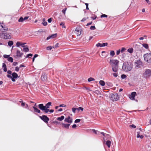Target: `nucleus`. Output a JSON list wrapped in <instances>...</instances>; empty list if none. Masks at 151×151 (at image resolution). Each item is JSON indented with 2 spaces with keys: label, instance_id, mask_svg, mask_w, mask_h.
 I'll use <instances>...</instances> for the list:
<instances>
[{
  "label": "nucleus",
  "instance_id": "obj_1",
  "mask_svg": "<svg viewBox=\"0 0 151 151\" xmlns=\"http://www.w3.org/2000/svg\"><path fill=\"white\" fill-rule=\"evenodd\" d=\"M133 68V65L132 63L130 62H124L122 66V70L126 72L130 71L132 70Z\"/></svg>",
  "mask_w": 151,
  "mask_h": 151
},
{
  "label": "nucleus",
  "instance_id": "obj_2",
  "mask_svg": "<svg viewBox=\"0 0 151 151\" xmlns=\"http://www.w3.org/2000/svg\"><path fill=\"white\" fill-rule=\"evenodd\" d=\"M119 62V61L117 60H110L109 63L112 67V70L114 72H116L118 71Z\"/></svg>",
  "mask_w": 151,
  "mask_h": 151
},
{
  "label": "nucleus",
  "instance_id": "obj_3",
  "mask_svg": "<svg viewBox=\"0 0 151 151\" xmlns=\"http://www.w3.org/2000/svg\"><path fill=\"white\" fill-rule=\"evenodd\" d=\"M144 58L145 60L147 63H151V53H146L144 54Z\"/></svg>",
  "mask_w": 151,
  "mask_h": 151
},
{
  "label": "nucleus",
  "instance_id": "obj_4",
  "mask_svg": "<svg viewBox=\"0 0 151 151\" xmlns=\"http://www.w3.org/2000/svg\"><path fill=\"white\" fill-rule=\"evenodd\" d=\"M111 100L113 101H117L119 99V96L117 93L111 94L110 96Z\"/></svg>",
  "mask_w": 151,
  "mask_h": 151
},
{
  "label": "nucleus",
  "instance_id": "obj_5",
  "mask_svg": "<svg viewBox=\"0 0 151 151\" xmlns=\"http://www.w3.org/2000/svg\"><path fill=\"white\" fill-rule=\"evenodd\" d=\"M143 75L145 78L149 77L151 76V70L147 69H145Z\"/></svg>",
  "mask_w": 151,
  "mask_h": 151
},
{
  "label": "nucleus",
  "instance_id": "obj_6",
  "mask_svg": "<svg viewBox=\"0 0 151 151\" xmlns=\"http://www.w3.org/2000/svg\"><path fill=\"white\" fill-rule=\"evenodd\" d=\"M134 65L137 68H141L143 65L142 62L139 60H137L135 63Z\"/></svg>",
  "mask_w": 151,
  "mask_h": 151
},
{
  "label": "nucleus",
  "instance_id": "obj_7",
  "mask_svg": "<svg viewBox=\"0 0 151 151\" xmlns=\"http://www.w3.org/2000/svg\"><path fill=\"white\" fill-rule=\"evenodd\" d=\"M40 118L45 123H47L49 120V119L46 115H43L42 116H40Z\"/></svg>",
  "mask_w": 151,
  "mask_h": 151
},
{
  "label": "nucleus",
  "instance_id": "obj_8",
  "mask_svg": "<svg viewBox=\"0 0 151 151\" xmlns=\"http://www.w3.org/2000/svg\"><path fill=\"white\" fill-rule=\"evenodd\" d=\"M51 102H48L47 103L45 104V106H44L43 104H40L38 105V106H41L45 108L48 109L50 108V106L51 105Z\"/></svg>",
  "mask_w": 151,
  "mask_h": 151
},
{
  "label": "nucleus",
  "instance_id": "obj_9",
  "mask_svg": "<svg viewBox=\"0 0 151 151\" xmlns=\"http://www.w3.org/2000/svg\"><path fill=\"white\" fill-rule=\"evenodd\" d=\"M64 121L65 122L70 123V124L73 122V119L70 116H68L65 118L64 120Z\"/></svg>",
  "mask_w": 151,
  "mask_h": 151
},
{
  "label": "nucleus",
  "instance_id": "obj_10",
  "mask_svg": "<svg viewBox=\"0 0 151 151\" xmlns=\"http://www.w3.org/2000/svg\"><path fill=\"white\" fill-rule=\"evenodd\" d=\"M23 54L20 52V51L19 50H17L16 52V55L15 57L16 58H21Z\"/></svg>",
  "mask_w": 151,
  "mask_h": 151
},
{
  "label": "nucleus",
  "instance_id": "obj_11",
  "mask_svg": "<svg viewBox=\"0 0 151 151\" xmlns=\"http://www.w3.org/2000/svg\"><path fill=\"white\" fill-rule=\"evenodd\" d=\"M137 93L135 92H133L129 96V98L132 100H135V96L136 95Z\"/></svg>",
  "mask_w": 151,
  "mask_h": 151
},
{
  "label": "nucleus",
  "instance_id": "obj_12",
  "mask_svg": "<svg viewBox=\"0 0 151 151\" xmlns=\"http://www.w3.org/2000/svg\"><path fill=\"white\" fill-rule=\"evenodd\" d=\"M81 29L79 27H77L75 30V32L77 34V36L80 35L81 34Z\"/></svg>",
  "mask_w": 151,
  "mask_h": 151
},
{
  "label": "nucleus",
  "instance_id": "obj_13",
  "mask_svg": "<svg viewBox=\"0 0 151 151\" xmlns=\"http://www.w3.org/2000/svg\"><path fill=\"white\" fill-rule=\"evenodd\" d=\"M4 38L5 39H8L10 38V33L6 32L4 34Z\"/></svg>",
  "mask_w": 151,
  "mask_h": 151
},
{
  "label": "nucleus",
  "instance_id": "obj_14",
  "mask_svg": "<svg viewBox=\"0 0 151 151\" xmlns=\"http://www.w3.org/2000/svg\"><path fill=\"white\" fill-rule=\"evenodd\" d=\"M39 108L41 110L43 111L45 113H47L49 111V110L47 108H45L43 107L38 106Z\"/></svg>",
  "mask_w": 151,
  "mask_h": 151
},
{
  "label": "nucleus",
  "instance_id": "obj_15",
  "mask_svg": "<svg viewBox=\"0 0 151 151\" xmlns=\"http://www.w3.org/2000/svg\"><path fill=\"white\" fill-rule=\"evenodd\" d=\"M41 78L42 80V81H45L47 78V77L46 76V75L45 73H43L42 74L41 77Z\"/></svg>",
  "mask_w": 151,
  "mask_h": 151
},
{
  "label": "nucleus",
  "instance_id": "obj_16",
  "mask_svg": "<svg viewBox=\"0 0 151 151\" xmlns=\"http://www.w3.org/2000/svg\"><path fill=\"white\" fill-rule=\"evenodd\" d=\"M70 125V124H65L64 123L62 124V127L64 128L68 129Z\"/></svg>",
  "mask_w": 151,
  "mask_h": 151
},
{
  "label": "nucleus",
  "instance_id": "obj_17",
  "mask_svg": "<svg viewBox=\"0 0 151 151\" xmlns=\"http://www.w3.org/2000/svg\"><path fill=\"white\" fill-rule=\"evenodd\" d=\"M56 36H57V34H53L52 35L48 37H47L46 40H48L50 39L53 38L55 37Z\"/></svg>",
  "mask_w": 151,
  "mask_h": 151
},
{
  "label": "nucleus",
  "instance_id": "obj_18",
  "mask_svg": "<svg viewBox=\"0 0 151 151\" xmlns=\"http://www.w3.org/2000/svg\"><path fill=\"white\" fill-rule=\"evenodd\" d=\"M32 107L34 110V112H37L38 113H39L40 112V110L39 109H38L35 106H33Z\"/></svg>",
  "mask_w": 151,
  "mask_h": 151
},
{
  "label": "nucleus",
  "instance_id": "obj_19",
  "mask_svg": "<svg viewBox=\"0 0 151 151\" xmlns=\"http://www.w3.org/2000/svg\"><path fill=\"white\" fill-rule=\"evenodd\" d=\"M12 77L15 78V79L17 78L18 77V76L17 74L15 73V72H13L12 73Z\"/></svg>",
  "mask_w": 151,
  "mask_h": 151
},
{
  "label": "nucleus",
  "instance_id": "obj_20",
  "mask_svg": "<svg viewBox=\"0 0 151 151\" xmlns=\"http://www.w3.org/2000/svg\"><path fill=\"white\" fill-rule=\"evenodd\" d=\"M6 76L9 78H11L12 79V81L13 82H14L15 81V78H12V76H11L10 75H7Z\"/></svg>",
  "mask_w": 151,
  "mask_h": 151
},
{
  "label": "nucleus",
  "instance_id": "obj_21",
  "mask_svg": "<svg viewBox=\"0 0 151 151\" xmlns=\"http://www.w3.org/2000/svg\"><path fill=\"white\" fill-rule=\"evenodd\" d=\"M106 144L107 146L109 148L111 144V142L109 140H107L106 142Z\"/></svg>",
  "mask_w": 151,
  "mask_h": 151
},
{
  "label": "nucleus",
  "instance_id": "obj_22",
  "mask_svg": "<svg viewBox=\"0 0 151 151\" xmlns=\"http://www.w3.org/2000/svg\"><path fill=\"white\" fill-rule=\"evenodd\" d=\"M64 119V116H62L60 117H59L57 118V120L59 121H61Z\"/></svg>",
  "mask_w": 151,
  "mask_h": 151
},
{
  "label": "nucleus",
  "instance_id": "obj_23",
  "mask_svg": "<svg viewBox=\"0 0 151 151\" xmlns=\"http://www.w3.org/2000/svg\"><path fill=\"white\" fill-rule=\"evenodd\" d=\"M1 26L2 28H3V32H5L7 31L8 30V28L7 27H4L2 25H1Z\"/></svg>",
  "mask_w": 151,
  "mask_h": 151
},
{
  "label": "nucleus",
  "instance_id": "obj_24",
  "mask_svg": "<svg viewBox=\"0 0 151 151\" xmlns=\"http://www.w3.org/2000/svg\"><path fill=\"white\" fill-rule=\"evenodd\" d=\"M99 83L102 86H104L105 84L104 81L102 80H101L100 81Z\"/></svg>",
  "mask_w": 151,
  "mask_h": 151
},
{
  "label": "nucleus",
  "instance_id": "obj_25",
  "mask_svg": "<svg viewBox=\"0 0 151 151\" xmlns=\"http://www.w3.org/2000/svg\"><path fill=\"white\" fill-rule=\"evenodd\" d=\"M76 108V111H79L80 110H81V111H83V108L81 107H79L78 108Z\"/></svg>",
  "mask_w": 151,
  "mask_h": 151
},
{
  "label": "nucleus",
  "instance_id": "obj_26",
  "mask_svg": "<svg viewBox=\"0 0 151 151\" xmlns=\"http://www.w3.org/2000/svg\"><path fill=\"white\" fill-rule=\"evenodd\" d=\"M142 45L143 47L147 49L148 48V45L147 44L144 43L142 44Z\"/></svg>",
  "mask_w": 151,
  "mask_h": 151
},
{
  "label": "nucleus",
  "instance_id": "obj_27",
  "mask_svg": "<svg viewBox=\"0 0 151 151\" xmlns=\"http://www.w3.org/2000/svg\"><path fill=\"white\" fill-rule=\"evenodd\" d=\"M22 42H17L16 43V46L17 47H19L20 46H21V45H22Z\"/></svg>",
  "mask_w": 151,
  "mask_h": 151
},
{
  "label": "nucleus",
  "instance_id": "obj_28",
  "mask_svg": "<svg viewBox=\"0 0 151 151\" xmlns=\"http://www.w3.org/2000/svg\"><path fill=\"white\" fill-rule=\"evenodd\" d=\"M8 45L10 46H11L13 44V42L12 41H9L8 43Z\"/></svg>",
  "mask_w": 151,
  "mask_h": 151
},
{
  "label": "nucleus",
  "instance_id": "obj_29",
  "mask_svg": "<svg viewBox=\"0 0 151 151\" xmlns=\"http://www.w3.org/2000/svg\"><path fill=\"white\" fill-rule=\"evenodd\" d=\"M22 50L24 52H27L29 51V49L28 47H27L23 48Z\"/></svg>",
  "mask_w": 151,
  "mask_h": 151
},
{
  "label": "nucleus",
  "instance_id": "obj_30",
  "mask_svg": "<svg viewBox=\"0 0 151 151\" xmlns=\"http://www.w3.org/2000/svg\"><path fill=\"white\" fill-rule=\"evenodd\" d=\"M127 51L130 53H132L133 52V49L132 48H129L127 50Z\"/></svg>",
  "mask_w": 151,
  "mask_h": 151
},
{
  "label": "nucleus",
  "instance_id": "obj_31",
  "mask_svg": "<svg viewBox=\"0 0 151 151\" xmlns=\"http://www.w3.org/2000/svg\"><path fill=\"white\" fill-rule=\"evenodd\" d=\"M96 46L97 47H102V45L101 43H98L96 45Z\"/></svg>",
  "mask_w": 151,
  "mask_h": 151
},
{
  "label": "nucleus",
  "instance_id": "obj_32",
  "mask_svg": "<svg viewBox=\"0 0 151 151\" xmlns=\"http://www.w3.org/2000/svg\"><path fill=\"white\" fill-rule=\"evenodd\" d=\"M8 60L12 63L13 62V59L12 57H9L8 58Z\"/></svg>",
  "mask_w": 151,
  "mask_h": 151
},
{
  "label": "nucleus",
  "instance_id": "obj_33",
  "mask_svg": "<svg viewBox=\"0 0 151 151\" xmlns=\"http://www.w3.org/2000/svg\"><path fill=\"white\" fill-rule=\"evenodd\" d=\"M95 80V79L92 78L90 77L88 78V82H91L92 81H93Z\"/></svg>",
  "mask_w": 151,
  "mask_h": 151
},
{
  "label": "nucleus",
  "instance_id": "obj_34",
  "mask_svg": "<svg viewBox=\"0 0 151 151\" xmlns=\"http://www.w3.org/2000/svg\"><path fill=\"white\" fill-rule=\"evenodd\" d=\"M110 55L113 56L115 55V52L113 51H111L110 53Z\"/></svg>",
  "mask_w": 151,
  "mask_h": 151
},
{
  "label": "nucleus",
  "instance_id": "obj_35",
  "mask_svg": "<svg viewBox=\"0 0 151 151\" xmlns=\"http://www.w3.org/2000/svg\"><path fill=\"white\" fill-rule=\"evenodd\" d=\"M18 21L19 22H22L24 21L23 18L22 17H21L18 20Z\"/></svg>",
  "mask_w": 151,
  "mask_h": 151
},
{
  "label": "nucleus",
  "instance_id": "obj_36",
  "mask_svg": "<svg viewBox=\"0 0 151 151\" xmlns=\"http://www.w3.org/2000/svg\"><path fill=\"white\" fill-rule=\"evenodd\" d=\"M65 23L64 22H62L60 24V26H62V27L63 28H65V26L64 25Z\"/></svg>",
  "mask_w": 151,
  "mask_h": 151
},
{
  "label": "nucleus",
  "instance_id": "obj_37",
  "mask_svg": "<svg viewBox=\"0 0 151 151\" xmlns=\"http://www.w3.org/2000/svg\"><path fill=\"white\" fill-rule=\"evenodd\" d=\"M127 77V76L125 75L122 74L121 76V78L122 79H124Z\"/></svg>",
  "mask_w": 151,
  "mask_h": 151
},
{
  "label": "nucleus",
  "instance_id": "obj_38",
  "mask_svg": "<svg viewBox=\"0 0 151 151\" xmlns=\"http://www.w3.org/2000/svg\"><path fill=\"white\" fill-rule=\"evenodd\" d=\"M66 9L67 8H65L62 10V12L64 14H65V12L66 10Z\"/></svg>",
  "mask_w": 151,
  "mask_h": 151
},
{
  "label": "nucleus",
  "instance_id": "obj_39",
  "mask_svg": "<svg viewBox=\"0 0 151 151\" xmlns=\"http://www.w3.org/2000/svg\"><path fill=\"white\" fill-rule=\"evenodd\" d=\"M72 110L73 112L75 113H76V108H73Z\"/></svg>",
  "mask_w": 151,
  "mask_h": 151
},
{
  "label": "nucleus",
  "instance_id": "obj_40",
  "mask_svg": "<svg viewBox=\"0 0 151 151\" xmlns=\"http://www.w3.org/2000/svg\"><path fill=\"white\" fill-rule=\"evenodd\" d=\"M52 48H53V47L51 46H48L47 47V49L48 50H51Z\"/></svg>",
  "mask_w": 151,
  "mask_h": 151
},
{
  "label": "nucleus",
  "instance_id": "obj_41",
  "mask_svg": "<svg viewBox=\"0 0 151 151\" xmlns=\"http://www.w3.org/2000/svg\"><path fill=\"white\" fill-rule=\"evenodd\" d=\"M59 44L58 43H57L54 46H53V48H56L58 47Z\"/></svg>",
  "mask_w": 151,
  "mask_h": 151
},
{
  "label": "nucleus",
  "instance_id": "obj_42",
  "mask_svg": "<svg viewBox=\"0 0 151 151\" xmlns=\"http://www.w3.org/2000/svg\"><path fill=\"white\" fill-rule=\"evenodd\" d=\"M81 119H76L75 121V123H78L80 122Z\"/></svg>",
  "mask_w": 151,
  "mask_h": 151
},
{
  "label": "nucleus",
  "instance_id": "obj_43",
  "mask_svg": "<svg viewBox=\"0 0 151 151\" xmlns=\"http://www.w3.org/2000/svg\"><path fill=\"white\" fill-rule=\"evenodd\" d=\"M102 47L107 46L108 45V43L107 42L104 43H103L102 44Z\"/></svg>",
  "mask_w": 151,
  "mask_h": 151
},
{
  "label": "nucleus",
  "instance_id": "obj_44",
  "mask_svg": "<svg viewBox=\"0 0 151 151\" xmlns=\"http://www.w3.org/2000/svg\"><path fill=\"white\" fill-rule=\"evenodd\" d=\"M126 49L124 47H122L121 50V52L122 53L124 51L126 50Z\"/></svg>",
  "mask_w": 151,
  "mask_h": 151
},
{
  "label": "nucleus",
  "instance_id": "obj_45",
  "mask_svg": "<svg viewBox=\"0 0 151 151\" xmlns=\"http://www.w3.org/2000/svg\"><path fill=\"white\" fill-rule=\"evenodd\" d=\"M107 17V16L105 14H102L101 16V17Z\"/></svg>",
  "mask_w": 151,
  "mask_h": 151
},
{
  "label": "nucleus",
  "instance_id": "obj_46",
  "mask_svg": "<svg viewBox=\"0 0 151 151\" xmlns=\"http://www.w3.org/2000/svg\"><path fill=\"white\" fill-rule=\"evenodd\" d=\"M96 29V28L94 26H91L90 27V29L91 30H94Z\"/></svg>",
  "mask_w": 151,
  "mask_h": 151
},
{
  "label": "nucleus",
  "instance_id": "obj_47",
  "mask_svg": "<svg viewBox=\"0 0 151 151\" xmlns=\"http://www.w3.org/2000/svg\"><path fill=\"white\" fill-rule=\"evenodd\" d=\"M42 23L44 26L47 25V22H42Z\"/></svg>",
  "mask_w": 151,
  "mask_h": 151
},
{
  "label": "nucleus",
  "instance_id": "obj_48",
  "mask_svg": "<svg viewBox=\"0 0 151 151\" xmlns=\"http://www.w3.org/2000/svg\"><path fill=\"white\" fill-rule=\"evenodd\" d=\"M33 55L32 54H29L27 55L26 58H29L30 56L32 57Z\"/></svg>",
  "mask_w": 151,
  "mask_h": 151
},
{
  "label": "nucleus",
  "instance_id": "obj_49",
  "mask_svg": "<svg viewBox=\"0 0 151 151\" xmlns=\"http://www.w3.org/2000/svg\"><path fill=\"white\" fill-rule=\"evenodd\" d=\"M19 67L17 66L15 67V70L17 72H18L19 71Z\"/></svg>",
  "mask_w": 151,
  "mask_h": 151
},
{
  "label": "nucleus",
  "instance_id": "obj_50",
  "mask_svg": "<svg viewBox=\"0 0 151 151\" xmlns=\"http://www.w3.org/2000/svg\"><path fill=\"white\" fill-rule=\"evenodd\" d=\"M101 134H102L104 136H109V135L107 134H105L104 132H101Z\"/></svg>",
  "mask_w": 151,
  "mask_h": 151
},
{
  "label": "nucleus",
  "instance_id": "obj_51",
  "mask_svg": "<svg viewBox=\"0 0 151 151\" xmlns=\"http://www.w3.org/2000/svg\"><path fill=\"white\" fill-rule=\"evenodd\" d=\"M121 50L120 49L117 50L116 53V55H119V54Z\"/></svg>",
  "mask_w": 151,
  "mask_h": 151
},
{
  "label": "nucleus",
  "instance_id": "obj_52",
  "mask_svg": "<svg viewBox=\"0 0 151 151\" xmlns=\"http://www.w3.org/2000/svg\"><path fill=\"white\" fill-rule=\"evenodd\" d=\"M113 75L114 77H117L118 76V74L117 73H114L113 74Z\"/></svg>",
  "mask_w": 151,
  "mask_h": 151
},
{
  "label": "nucleus",
  "instance_id": "obj_53",
  "mask_svg": "<svg viewBox=\"0 0 151 151\" xmlns=\"http://www.w3.org/2000/svg\"><path fill=\"white\" fill-rule=\"evenodd\" d=\"M29 17L28 16H26L24 17V18H23V21H24L27 19L29 18Z\"/></svg>",
  "mask_w": 151,
  "mask_h": 151
},
{
  "label": "nucleus",
  "instance_id": "obj_54",
  "mask_svg": "<svg viewBox=\"0 0 151 151\" xmlns=\"http://www.w3.org/2000/svg\"><path fill=\"white\" fill-rule=\"evenodd\" d=\"M9 55H4V57L5 58H9Z\"/></svg>",
  "mask_w": 151,
  "mask_h": 151
},
{
  "label": "nucleus",
  "instance_id": "obj_55",
  "mask_svg": "<svg viewBox=\"0 0 151 151\" xmlns=\"http://www.w3.org/2000/svg\"><path fill=\"white\" fill-rule=\"evenodd\" d=\"M85 4L86 6V9L87 10H88L89 8L88 7V4L87 3H85Z\"/></svg>",
  "mask_w": 151,
  "mask_h": 151
},
{
  "label": "nucleus",
  "instance_id": "obj_56",
  "mask_svg": "<svg viewBox=\"0 0 151 151\" xmlns=\"http://www.w3.org/2000/svg\"><path fill=\"white\" fill-rule=\"evenodd\" d=\"M130 126L134 128H136V126L134 124L130 125Z\"/></svg>",
  "mask_w": 151,
  "mask_h": 151
},
{
  "label": "nucleus",
  "instance_id": "obj_57",
  "mask_svg": "<svg viewBox=\"0 0 151 151\" xmlns=\"http://www.w3.org/2000/svg\"><path fill=\"white\" fill-rule=\"evenodd\" d=\"M7 73H8V74H12V71L10 70H8L7 71Z\"/></svg>",
  "mask_w": 151,
  "mask_h": 151
},
{
  "label": "nucleus",
  "instance_id": "obj_58",
  "mask_svg": "<svg viewBox=\"0 0 151 151\" xmlns=\"http://www.w3.org/2000/svg\"><path fill=\"white\" fill-rule=\"evenodd\" d=\"M3 68H6V65L4 63H3Z\"/></svg>",
  "mask_w": 151,
  "mask_h": 151
},
{
  "label": "nucleus",
  "instance_id": "obj_59",
  "mask_svg": "<svg viewBox=\"0 0 151 151\" xmlns=\"http://www.w3.org/2000/svg\"><path fill=\"white\" fill-rule=\"evenodd\" d=\"M48 22L49 23H51L52 22V18H50L48 20Z\"/></svg>",
  "mask_w": 151,
  "mask_h": 151
},
{
  "label": "nucleus",
  "instance_id": "obj_60",
  "mask_svg": "<svg viewBox=\"0 0 151 151\" xmlns=\"http://www.w3.org/2000/svg\"><path fill=\"white\" fill-rule=\"evenodd\" d=\"M25 44H26V43H22V45H21V46H22V47H25L26 46H25L24 45H25Z\"/></svg>",
  "mask_w": 151,
  "mask_h": 151
},
{
  "label": "nucleus",
  "instance_id": "obj_61",
  "mask_svg": "<svg viewBox=\"0 0 151 151\" xmlns=\"http://www.w3.org/2000/svg\"><path fill=\"white\" fill-rule=\"evenodd\" d=\"M18 64V63L17 62H14L13 63V65L14 66H16Z\"/></svg>",
  "mask_w": 151,
  "mask_h": 151
},
{
  "label": "nucleus",
  "instance_id": "obj_62",
  "mask_svg": "<svg viewBox=\"0 0 151 151\" xmlns=\"http://www.w3.org/2000/svg\"><path fill=\"white\" fill-rule=\"evenodd\" d=\"M96 17H97L96 16H94V17H91V18L93 20H95L96 19Z\"/></svg>",
  "mask_w": 151,
  "mask_h": 151
},
{
  "label": "nucleus",
  "instance_id": "obj_63",
  "mask_svg": "<svg viewBox=\"0 0 151 151\" xmlns=\"http://www.w3.org/2000/svg\"><path fill=\"white\" fill-rule=\"evenodd\" d=\"M86 20V19L85 18H83L81 20V22H84Z\"/></svg>",
  "mask_w": 151,
  "mask_h": 151
},
{
  "label": "nucleus",
  "instance_id": "obj_64",
  "mask_svg": "<svg viewBox=\"0 0 151 151\" xmlns=\"http://www.w3.org/2000/svg\"><path fill=\"white\" fill-rule=\"evenodd\" d=\"M92 131L95 134H97V131L96 130H95V129H93Z\"/></svg>",
  "mask_w": 151,
  "mask_h": 151
}]
</instances>
